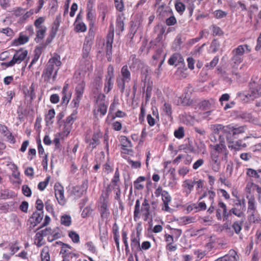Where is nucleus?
I'll return each mask as SVG.
<instances>
[{
    "instance_id": "nucleus-8",
    "label": "nucleus",
    "mask_w": 261,
    "mask_h": 261,
    "mask_svg": "<svg viewBox=\"0 0 261 261\" xmlns=\"http://www.w3.org/2000/svg\"><path fill=\"white\" fill-rule=\"evenodd\" d=\"M198 106L199 109L201 111H206V112L203 113L204 116H203V118H206L211 114L212 111V109L213 108L214 106L213 100H203L199 102Z\"/></svg>"
},
{
    "instance_id": "nucleus-36",
    "label": "nucleus",
    "mask_w": 261,
    "mask_h": 261,
    "mask_svg": "<svg viewBox=\"0 0 261 261\" xmlns=\"http://www.w3.org/2000/svg\"><path fill=\"white\" fill-rule=\"evenodd\" d=\"M175 8L180 15H182L186 9V6L182 3L176 1L175 3Z\"/></svg>"
},
{
    "instance_id": "nucleus-56",
    "label": "nucleus",
    "mask_w": 261,
    "mask_h": 261,
    "mask_svg": "<svg viewBox=\"0 0 261 261\" xmlns=\"http://www.w3.org/2000/svg\"><path fill=\"white\" fill-rule=\"evenodd\" d=\"M181 222L185 225L193 223L195 222V218L191 216H185L180 218Z\"/></svg>"
},
{
    "instance_id": "nucleus-50",
    "label": "nucleus",
    "mask_w": 261,
    "mask_h": 261,
    "mask_svg": "<svg viewBox=\"0 0 261 261\" xmlns=\"http://www.w3.org/2000/svg\"><path fill=\"white\" fill-rule=\"evenodd\" d=\"M74 24L75 30L76 32H84L87 30V27L83 22Z\"/></svg>"
},
{
    "instance_id": "nucleus-60",
    "label": "nucleus",
    "mask_w": 261,
    "mask_h": 261,
    "mask_svg": "<svg viewBox=\"0 0 261 261\" xmlns=\"http://www.w3.org/2000/svg\"><path fill=\"white\" fill-rule=\"evenodd\" d=\"M10 249L11 250V255H14L20 249L18 242L16 241L14 244H12L10 246Z\"/></svg>"
},
{
    "instance_id": "nucleus-27",
    "label": "nucleus",
    "mask_w": 261,
    "mask_h": 261,
    "mask_svg": "<svg viewBox=\"0 0 261 261\" xmlns=\"http://www.w3.org/2000/svg\"><path fill=\"white\" fill-rule=\"evenodd\" d=\"M61 64L60 57L59 55L56 54L49 60L47 65H51L52 67H55V65H56L57 68H58Z\"/></svg>"
},
{
    "instance_id": "nucleus-52",
    "label": "nucleus",
    "mask_w": 261,
    "mask_h": 261,
    "mask_svg": "<svg viewBox=\"0 0 261 261\" xmlns=\"http://www.w3.org/2000/svg\"><path fill=\"white\" fill-rule=\"evenodd\" d=\"M229 143V148H233L236 150H239L242 148V141L241 140L237 141L235 142L231 141V142Z\"/></svg>"
},
{
    "instance_id": "nucleus-4",
    "label": "nucleus",
    "mask_w": 261,
    "mask_h": 261,
    "mask_svg": "<svg viewBox=\"0 0 261 261\" xmlns=\"http://www.w3.org/2000/svg\"><path fill=\"white\" fill-rule=\"evenodd\" d=\"M232 213L231 209L227 212L226 205L222 201H219L218 208L216 209V217L218 220H221L222 218L224 220H227Z\"/></svg>"
},
{
    "instance_id": "nucleus-28",
    "label": "nucleus",
    "mask_w": 261,
    "mask_h": 261,
    "mask_svg": "<svg viewBox=\"0 0 261 261\" xmlns=\"http://www.w3.org/2000/svg\"><path fill=\"white\" fill-rule=\"evenodd\" d=\"M85 87V83L82 81L79 83L75 88V92L77 99H81L84 93Z\"/></svg>"
},
{
    "instance_id": "nucleus-49",
    "label": "nucleus",
    "mask_w": 261,
    "mask_h": 261,
    "mask_svg": "<svg viewBox=\"0 0 261 261\" xmlns=\"http://www.w3.org/2000/svg\"><path fill=\"white\" fill-rule=\"evenodd\" d=\"M214 15L216 18L221 19L226 17L227 13L222 10H217L214 11Z\"/></svg>"
},
{
    "instance_id": "nucleus-54",
    "label": "nucleus",
    "mask_w": 261,
    "mask_h": 261,
    "mask_svg": "<svg viewBox=\"0 0 261 261\" xmlns=\"http://www.w3.org/2000/svg\"><path fill=\"white\" fill-rule=\"evenodd\" d=\"M220 46V43L216 39H214L212 41L210 47L212 50V52L214 53L218 50Z\"/></svg>"
},
{
    "instance_id": "nucleus-51",
    "label": "nucleus",
    "mask_w": 261,
    "mask_h": 261,
    "mask_svg": "<svg viewBox=\"0 0 261 261\" xmlns=\"http://www.w3.org/2000/svg\"><path fill=\"white\" fill-rule=\"evenodd\" d=\"M243 222L244 220H242V221H236L233 223L232 228L236 233L238 234L241 230L242 225Z\"/></svg>"
},
{
    "instance_id": "nucleus-23",
    "label": "nucleus",
    "mask_w": 261,
    "mask_h": 261,
    "mask_svg": "<svg viewBox=\"0 0 261 261\" xmlns=\"http://www.w3.org/2000/svg\"><path fill=\"white\" fill-rule=\"evenodd\" d=\"M248 220L250 223L259 222L260 221L257 211L247 212Z\"/></svg>"
},
{
    "instance_id": "nucleus-33",
    "label": "nucleus",
    "mask_w": 261,
    "mask_h": 261,
    "mask_svg": "<svg viewBox=\"0 0 261 261\" xmlns=\"http://www.w3.org/2000/svg\"><path fill=\"white\" fill-rule=\"evenodd\" d=\"M77 111H74V112L68 117H67L65 121V127L69 125L70 127L73 123L74 121L76 119Z\"/></svg>"
},
{
    "instance_id": "nucleus-48",
    "label": "nucleus",
    "mask_w": 261,
    "mask_h": 261,
    "mask_svg": "<svg viewBox=\"0 0 261 261\" xmlns=\"http://www.w3.org/2000/svg\"><path fill=\"white\" fill-rule=\"evenodd\" d=\"M68 236L73 243H78L80 242L79 235L75 231H70L69 232Z\"/></svg>"
},
{
    "instance_id": "nucleus-10",
    "label": "nucleus",
    "mask_w": 261,
    "mask_h": 261,
    "mask_svg": "<svg viewBox=\"0 0 261 261\" xmlns=\"http://www.w3.org/2000/svg\"><path fill=\"white\" fill-rule=\"evenodd\" d=\"M105 95L103 94H99L97 96L96 103L97 105V111L99 112L102 116L105 115L107 112V105L105 103Z\"/></svg>"
},
{
    "instance_id": "nucleus-26",
    "label": "nucleus",
    "mask_w": 261,
    "mask_h": 261,
    "mask_svg": "<svg viewBox=\"0 0 261 261\" xmlns=\"http://www.w3.org/2000/svg\"><path fill=\"white\" fill-rule=\"evenodd\" d=\"M226 261H239V256L234 250H230L228 253L225 255Z\"/></svg>"
},
{
    "instance_id": "nucleus-9",
    "label": "nucleus",
    "mask_w": 261,
    "mask_h": 261,
    "mask_svg": "<svg viewBox=\"0 0 261 261\" xmlns=\"http://www.w3.org/2000/svg\"><path fill=\"white\" fill-rule=\"evenodd\" d=\"M260 95H261V87L259 89L257 88L255 83L251 84L250 93L243 94V96H245L247 100H253Z\"/></svg>"
},
{
    "instance_id": "nucleus-19",
    "label": "nucleus",
    "mask_w": 261,
    "mask_h": 261,
    "mask_svg": "<svg viewBox=\"0 0 261 261\" xmlns=\"http://www.w3.org/2000/svg\"><path fill=\"white\" fill-rule=\"evenodd\" d=\"M92 42L91 40L86 38L83 48V58L87 59L89 58Z\"/></svg>"
},
{
    "instance_id": "nucleus-63",
    "label": "nucleus",
    "mask_w": 261,
    "mask_h": 261,
    "mask_svg": "<svg viewBox=\"0 0 261 261\" xmlns=\"http://www.w3.org/2000/svg\"><path fill=\"white\" fill-rule=\"evenodd\" d=\"M49 180V177H47L43 181L40 182L38 185V188L40 191H43L47 186Z\"/></svg>"
},
{
    "instance_id": "nucleus-64",
    "label": "nucleus",
    "mask_w": 261,
    "mask_h": 261,
    "mask_svg": "<svg viewBox=\"0 0 261 261\" xmlns=\"http://www.w3.org/2000/svg\"><path fill=\"white\" fill-rule=\"evenodd\" d=\"M115 6L117 10L122 12L124 9L122 0H114Z\"/></svg>"
},
{
    "instance_id": "nucleus-41",
    "label": "nucleus",
    "mask_w": 261,
    "mask_h": 261,
    "mask_svg": "<svg viewBox=\"0 0 261 261\" xmlns=\"http://www.w3.org/2000/svg\"><path fill=\"white\" fill-rule=\"evenodd\" d=\"M61 223L66 226H69L71 223V219L69 215H64L61 218Z\"/></svg>"
},
{
    "instance_id": "nucleus-3",
    "label": "nucleus",
    "mask_w": 261,
    "mask_h": 261,
    "mask_svg": "<svg viewBox=\"0 0 261 261\" xmlns=\"http://www.w3.org/2000/svg\"><path fill=\"white\" fill-rule=\"evenodd\" d=\"M219 143L216 144L210 145V147L212 149V150L211 151V152L216 153V154L218 155L222 153L225 155V158H226L228 151L227 150L225 145L224 137L220 136L219 138Z\"/></svg>"
},
{
    "instance_id": "nucleus-15",
    "label": "nucleus",
    "mask_w": 261,
    "mask_h": 261,
    "mask_svg": "<svg viewBox=\"0 0 261 261\" xmlns=\"http://www.w3.org/2000/svg\"><path fill=\"white\" fill-rule=\"evenodd\" d=\"M131 248L132 251L134 252L136 258H137V253L141 251V248L140 244V237L139 234L136 237L131 238Z\"/></svg>"
},
{
    "instance_id": "nucleus-30",
    "label": "nucleus",
    "mask_w": 261,
    "mask_h": 261,
    "mask_svg": "<svg viewBox=\"0 0 261 261\" xmlns=\"http://www.w3.org/2000/svg\"><path fill=\"white\" fill-rule=\"evenodd\" d=\"M245 208V200H243V207L241 209H238L236 207H233L231 209V212L233 214L236 215V216L241 218V217H244V211Z\"/></svg>"
},
{
    "instance_id": "nucleus-58",
    "label": "nucleus",
    "mask_w": 261,
    "mask_h": 261,
    "mask_svg": "<svg viewBox=\"0 0 261 261\" xmlns=\"http://www.w3.org/2000/svg\"><path fill=\"white\" fill-rule=\"evenodd\" d=\"M113 83L112 82V79H107V81L105 83L104 91L106 93H108L112 89Z\"/></svg>"
},
{
    "instance_id": "nucleus-21",
    "label": "nucleus",
    "mask_w": 261,
    "mask_h": 261,
    "mask_svg": "<svg viewBox=\"0 0 261 261\" xmlns=\"http://www.w3.org/2000/svg\"><path fill=\"white\" fill-rule=\"evenodd\" d=\"M228 125L224 126L221 124H215L211 125V129L215 134H219L222 131L224 133L227 134Z\"/></svg>"
},
{
    "instance_id": "nucleus-53",
    "label": "nucleus",
    "mask_w": 261,
    "mask_h": 261,
    "mask_svg": "<svg viewBox=\"0 0 261 261\" xmlns=\"http://www.w3.org/2000/svg\"><path fill=\"white\" fill-rule=\"evenodd\" d=\"M171 14H172V11L170 12ZM177 22L176 19L174 17V16L172 14L171 16L169 17L166 20V23L168 26L173 25L175 24H176Z\"/></svg>"
},
{
    "instance_id": "nucleus-22",
    "label": "nucleus",
    "mask_w": 261,
    "mask_h": 261,
    "mask_svg": "<svg viewBox=\"0 0 261 261\" xmlns=\"http://www.w3.org/2000/svg\"><path fill=\"white\" fill-rule=\"evenodd\" d=\"M191 92L189 91V88L185 90V95L180 97V102L184 106L190 105L192 100L191 99Z\"/></svg>"
},
{
    "instance_id": "nucleus-11",
    "label": "nucleus",
    "mask_w": 261,
    "mask_h": 261,
    "mask_svg": "<svg viewBox=\"0 0 261 261\" xmlns=\"http://www.w3.org/2000/svg\"><path fill=\"white\" fill-rule=\"evenodd\" d=\"M120 141L123 153L129 154L130 152H132V143L126 136H121L120 138Z\"/></svg>"
},
{
    "instance_id": "nucleus-44",
    "label": "nucleus",
    "mask_w": 261,
    "mask_h": 261,
    "mask_svg": "<svg viewBox=\"0 0 261 261\" xmlns=\"http://www.w3.org/2000/svg\"><path fill=\"white\" fill-rule=\"evenodd\" d=\"M35 54L34 55L33 59H32V60L29 66V68H30L32 65L35 64L38 60V59L40 57V54H41V51H40V48L36 47L35 49Z\"/></svg>"
},
{
    "instance_id": "nucleus-61",
    "label": "nucleus",
    "mask_w": 261,
    "mask_h": 261,
    "mask_svg": "<svg viewBox=\"0 0 261 261\" xmlns=\"http://www.w3.org/2000/svg\"><path fill=\"white\" fill-rule=\"evenodd\" d=\"M213 35L215 36H221L223 34V32L221 29L216 25H212L211 27Z\"/></svg>"
},
{
    "instance_id": "nucleus-45",
    "label": "nucleus",
    "mask_w": 261,
    "mask_h": 261,
    "mask_svg": "<svg viewBox=\"0 0 261 261\" xmlns=\"http://www.w3.org/2000/svg\"><path fill=\"white\" fill-rule=\"evenodd\" d=\"M174 135L177 139H181L184 137L185 132L183 127H179L174 132Z\"/></svg>"
},
{
    "instance_id": "nucleus-5",
    "label": "nucleus",
    "mask_w": 261,
    "mask_h": 261,
    "mask_svg": "<svg viewBox=\"0 0 261 261\" xmlns=\"http://www.w3.org/2000/svg\"><path fill=\"white\" fill-rule=\"evenodd\" d=\"M245 131V126H241L237 127L232 125H228L227 134L226 135V139L229 143L231 142V137L233 138H237L239 134L244 133Z\"/></svg>"
},
{
    "instance_id": "nucleus-25",
    "label": "nucleus",
    "mask_w": 261,
    "mask_h": 261,
    "mask_svg": "<svg viewBox=\"0 0 261 261\" xmlns=\"http://www.w3.org/2000/svg\"><path fill=\"white\" fill-rule=\"evenodd\" d=\"M247 198L248 200L247 212L257 211L254 197L253 196H247Z\"/></svg>"
},
{
    "instance_id": "nucleus-43",
    "label": "nucleus",
    "mask_w": 261,
    "mask_h": 261,
    "mask_svg": "<svg viewBox=\"0 0 261 261\" xmlns=\"http://www.w3.org/2000/svg\"><path fill=\"white\" fill-rule=\"evenodd\" d=\"M61 22V17L60 15H59L58 16H57L56 17V18L55 20L54 21V25L52 28L51 31L55 32V33H57V32L58 30V29L59 28V26L60 25Z\"/></svg>"
},
{
    "instance_id": "nucleus-35",
    "label": "nucleus",
    "mask_w": 261,
    "mask_h": 261,
    "mask_svg": "<svg viewBox=\"0 0 261 261\" xmlns=\"http://www.w3.org/2000/svg\"><path fill=\"white\" fill-rule=\"evenodd\" d=\"M41 256L42 261H50L49 248L48 247L46 246L43 248L41 252Z\"/></svg>"
},
{
    "instance_id": "nucleus-16",
    "label": "nucleus",
    "mask_w": 261,
    "mask_h": 261,
    "mask_svg": "<svg viewBox=\"0 0 261 261\" xmlns=\"http://www.w3.org/2000/svg\"><path fill=\"white\" fill-rule=\"evenodd\" d=\"M251 51V48L247 44H243L238 45L236 48H234L231 54H235L237 55L243 57L244 54L246 53H249Z\"/></svg>"
},
{
    "instance_id": "nucleus-37",
    "label": "nucleus",
    "mask_w": 261,
    "mask_h": 261,
    "mask_svg": "<svg viewBox=\"0 0 261 261\" xmlns=\"http://www.w3.org/2000/svg\"><path fill=\"white\" fill-rule=\"evenodd\" d=\"M122 241L125 246V250L126 254H128L129 252V249L128 247V243L127 242V232L126 231L122 230Z\"/></svg>"
},
{
    "instance_id": "nucleus-29",
    "label": "nucleus",
    "mask_w": 261,
    "mask_h": 261,
    "mask_svg": "<svg viewBox=\"0 0 261 261\" xmlns=\"http://www.w3.org/2000/svg\"><path fill=\"white\" fill-rule=\"evenodd\" d=\"M46 27L45 28H41V29H36V37L35 39V40L36 42H39L41 41L44 38L45 36V32L46 31Z\"/></svg>"
},
{
    "instance_id": "nucleus-62",
    "label": "nucleus",
    "mask_w": 261,
    "mask_h": 261,
    "mask_svg": "<svg viewBox=\"0 0 261 261\" xmlns=\"http://www.w3.org/2000/svg\"><path fill=\"white\" fill-rule=\"evenodd\" d=\"M55 111L54 109H50L48 111V113L45 116V120L46 122H49L51 121L55 117Z\"/></svg>"
},
{
    "instance_id": "nucleus-38",
    "label": "nucleus",
    "mask_w": 261,
    "mask_h": 261,
    "mask_svg": "<svg viewBox=\"0 0 261 261\" xmlns=\"http://www.w3.org/2000/svg\"><path fill=\"white\" fill-rule=\"evenodd\" d=\"M219 60V59L218 56H215L209 63H207L205 65V68L207 70L213 69L217 65Z\"/></svg>"
},
{
    "instance_id": "nucleus-31",
    "label": "nucleus",
    "mask_w": 261,
    "mask_h": 261,
    "mask_svg": "<svg viewBox=\"0 0 261 261\" xmlns=\"http://www.w3.org/2000/svg\"><path fill=\"white\" fill-rule=\"evenodd\" d=\"M100 213L101 215V217L104 219H107L109 215L110 212L108 208V206L106 203L103 202L100 206Z\"/></svg>"
},
{
    "instance_id": "nucleus-14",
    "label": "nucleus",
    "mask_w": 261,
    "mask_h": 261,
    "mask_svg": "<svg viewBox=\"0 0 261 261\" xmlns=\"http://www.w3.org/2000/svg\"><path fill=\"white\" fill-rule=\"evenodd\" d=\"M27 55V50L21 49L16 51L12 58L14 64L21 63L25 59Z\"/></svg>"
},
{
    "instance_id": "nucleus-17",
    "label": "nucleus",
    "mask_w": 261,
    "mask_h": 261,
    "mask_svg": "<svg viewBox=\"0 0 261 261\" xmlns=\"http://www.w3.org/2000/svg\"><path fill=\"white\" fill-rule=\"evenodd\" d=\"M68 84H65L62 89V103L63 105H67L71 97V93L68 91Z\"/></svg>"
},
{
    "instance_id": "nucleus-6",
    "label": "nucleus",
    "mask_w": 261,
    "mask_h": 261,
    "mask_svg": "<svg viewBox=\"0 0 261 261\" xmlns=\"http://www.w3.org/2000/svg\"><path fill=\"white\" fill-rule=\"evenodd\" d=\"M54 190L55 196L59 204L64 205L66 201L64 196V187L59 182H56L54 185Z\"/></svg>"
},
{
    "instance_id": "nucleus-39",
    "label": "nucleus",
    "mask_w": 261,
    "mask_h": 261,
    "mask_svg": "<svg viewBox=\"0 0 261 261\" xmlns=\"http://www.w3.org/2000/svg\"><path fill=\"white\" fill-rule=\"evenodd\" d=\"M100 239L103 243V247L105 248V245L108 244V231L107 230H100Z\"/></svg>"
},
{
    "instance_id": "nucleus-34",
    "label": "nucleus",
    "mask_w": 261,
    "mask_h": 261,
    "mask_svg": "<svg viewBox=\"0 0 261 261\" xmlns=\"http://www.w3.org/2000/svg\"><path fill=\"white\" fill-rule=\"evenodd\" d=\"M232 57L231 58V61L232 62L233 66H238L241 64L243 61V57L237 55L235 54H231Z\"/></svg>"
},
{
    "instance_id": "nucleus-46",
    "label": "nucleus",
    "mask_w": 261,
    "mask_h": 261,
    "mask_svg": "<svg viewBox=\"0 0 261 261\" xmlns=\"http://www.w3.org/2000/svg\"><path fill=\"white\" fill-rule=\"evenodd\" d=\"M124 30V22L121 17L116 20V30L117 32H122Z\"/></svg>"
},
{
    "instance_id": "nucleus-7",
    "label": "nucleus",
    "mask_w": 261,
    "mask_h": 261,
    "mask_svg": "<svg viewBox=\"0 0 261 261\" xmlns=\"http://www.w3.org/2000/svg\"><path fill=\"white\" fill-rule=\"evenodd\" d=\"M71 247L68 244L63 243L61 248L60 254L62 255V261H69L73 257H77L78 254L70 251Z\"/></svg>"
},
{
    "instance_id": "nucleus-42",
    "label": "nucleus",
    "mask_w": 261,
    "mask_h": 261,
    "mask_svg": "<svg viewBox=\"0 0 261 261\" xmlns=\"http://www.w3.org/2000/svg\"><path fill=\"white\" fill-rule=\"evenodd\" d=\"M258 170H255L251 168H248L247 169L246 174L248 176L254 177L255 178H259L260 176L258 174Z\"/></svg>"
},
{
    "instance_id": "nucleus-47",
    "label": "nucleus",
    "mask_w": 261,
    "mask_h": 261,
    "mask_svg": "<svg viewBox=\"0 0 261 261\" xmlns=\"http://www.w3.org/2000/svg\"><path fill=\"white\" fill-rule=\"evenodd\" d=\"M43 217L42 211H38L34 213L32 218L34 219L37 223H39L42 220Z\"/></svg>"
},
{
    "instance_id": "nucleus-24",
    "label": "nucleus",
    "mask_w": 261,
    "mask_h": 261,
    "mask_svg": "<svg viewBox=\"0 0 261 261\" xmlns=\"http://www.w3.org/2000/svg\"><path fill=\"white\" fill-rule=\"evenodd\" d=\"M121 79L128 83L131 80L130 72L126 65L123 66L121 70Z\"/></svg>"
},
{
    "instance_id": "nucleus-55",
    "label": "nucleus",
    "mask_w": 261,
    "mask_h": 261,
    "mask_svg": "<svg viewBox=\"0 0 261 261\" xmlns=\"http://www.w3.org/2000/svg\"><path fill=\"white\" fill-rule=\"evenodd\" d=\"M240 117L246 121H251L253 120V116L251 113L249 112H243L240 114Z\"/></svg>"
},
{
    "instance_id": "nucleus-1",
    "label": "nucleus",
    "mask_w": 261,
    "mask_h": 261,
    "mask_svg": "<svg viewBox=\"0 0 261 261\" xmlns=\"http://www.w3.org/2000/svg\"><path fill=\"white\" fill-rule=\"evenodd\" d=\"M142 213L144 218V220L146 221L148 219H152L151 215V207L149 203L148 200L144 199L140 209V202L139 199H137L136 201L135 205V210L134 212V219L135 221H137L140 218L139 215Z\"/></svg>"
},
{
    "instance_id": "nucleus-18",
    "label": "nucleus",
    "mask_w": 261,
    "mask_h": 261,
    "mask_svg": "<svg viewBox=\"0 0 261 261\" xmlns=\"http://www.w3.org/2000/svg\"><path fill=\"white\" fill-rule=\"evenodd\" d=\"M93 4L91 0H89L87 5V14L86 18L87 20L91 24L93 22L95 16V10L93 9Z\"/></svg>"
},
{
    "instance_id": "nucleus-2",
    "label": "nucleus",
    "mask_w": 261,
    "mask_h": 261,
    "mask_svg": "<svg viewBox=\"0 0 261 261\" xmlns=\"http://www.w3.org/2000/svg\"><path fill=\"white\" fill-rule=\"evenodd\" d=\"M59 68L52 67L51 65H47L44 69L42 77L44 82L51 84L56 81Z\"/></svg>"
},
{
    "instance_id": "nucleus-59",
    "label": "nucleus",
    "mask_w": 261,
    "mask_h": 261,
    "mask_svg": "<svg viewBox=\"0 0 261 261\" xmlns=\"http://www.w3.org/2000/svg\"><path fill=\"white\" fill-rule=\"evenodd\" d=\"M13 14L16 17H19L21 15H23V18H25V16L27 14V13L24 9L19 8L14 11Z\"/></svg>"
},
{
    "instance_id": "nucleus-40",
    "label": "nucleus",
    "mask_w": 261,
    "mask_h": 261,
    "mask_svg": "<svg viewBox=\"0 0 261 261\" xmlns=\"http://www.w3.org/2000/svg\"><path fill=\"white\" fill-rule=\"evenodd\" d=\"M99 143L98 137L96 135H93L91 141L89 142V147L93 149Z\"/></svg>"
},
{
    "instance_id": "nucleus-20",
    "label": "nucleus",
    "mask_w": 261,
    "mask_h": 261,
    "mask_svg": "<svg viewBox=\"0 0 261 261\" xmlns=\"http://www.w3.org/2000/svg\"><path fill=\"white\" fill-rule=\"evenodd\" d=\"M195 184V181L190 179H186L183 181L182 186L184 188V191L187 195H189L193 190Z\"/></svg>"
},
{
    "instance_id": "nucleus-32",
    "label": "nucleus",
    "mask_w": 261,
    "mask_h": 261,
    "mask_svg": "<svg viewBox=\"0 0 261 261\" xmlns=\"http://www.w3.org/2000/svg\"><path fill=\"white\" fill-rule=\"evenodd\" d=\"M29 41V37L22 34H20L18 38L14 41V44L15 45H19L24 44L28 42Z\"/></svg>"
},
{
    "instance_id": "nucleus-13",
    "label": "nucleus",
    "mask_w": 261,
    "mask_h": 261,
    "mask_svg": "<svg viewBox=\"0 0 261 261\" xmlns=\"http://www.w3.org/2000/svg\"><path fill=\"white\" fill-rule=\"evenodd\" d=\"M211 160L210 165L212 170L215 172H218L220 169V160H219V155L216 153H210Z\"/></svg>"
},
{
    "instance_id": "nucleus-57",
    "label": "nucleus",
    "mask_w": 261,
    "mask_h": 261,
    "mask_svg": "<svg viewBox=\"0 0 261 261\" xmlns=\"http://www.w3.org/2000/svg\"><path fill=\"white\" fill-rule=\"evenodd\" d=\"M45 19L43 17H40L35 21L34 25L36 29H41V28H45L46 27L42 25Z\"/></svg>"
},
{
    "instance_id": "nucleus-12",
    "label": "nucleus",
    "mask_w": 261,
    "mask_h": 261,
    "mask_svg": "<svg viewBox=\"0 0 261 261\" xmlns=\"http://www.w3.org/2000/svg\"><path fill=\"white\" fill-rule=\"evenodd\" d=\"M113 37V33H109L107 36V40L106 43V56L109 61H111L112 60Z\"/></svg>"
}]
</instances>
